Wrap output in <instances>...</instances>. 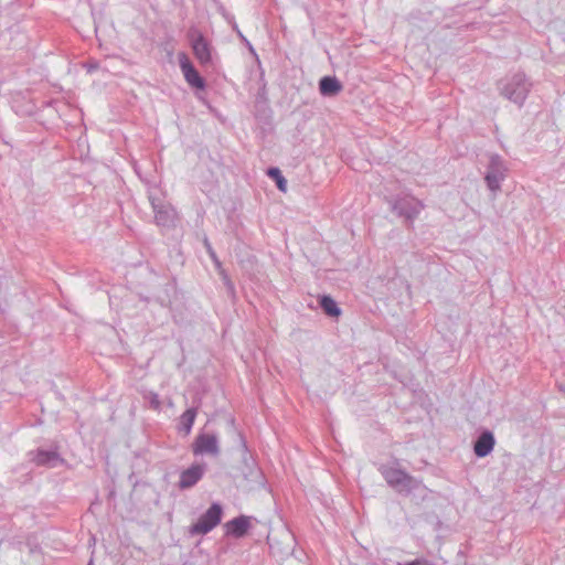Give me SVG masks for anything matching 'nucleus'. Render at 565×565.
<instances>
[{
	"mask_svg": "<svg viewBox=\"0 0 565 565\" xmlns=\"http://www.w3.org/2000/svg\"><path fill=\"white\" fill-rule=\"evenodd\" d=\"M222 509L218 504H212L211 508L198 520L191 527L193 534H206L214 529L221 521Z\"/></svg>",
	"mask_w": 565,
	"mask_h": 565,
	"instance_id": "1",
	"label": "nucleus"
},
{
	"mask_svg": "<svg viewBox=\"0 0 565 565\" xmlns=\"http://www.w3.org/2000/svg\"><path fill=\"white\" fill-rule=\"evenodd\" d=\"M178 61L181 68V72L184 76L185 82L196 89H204L205 82L200 76L199 72L194 68L192 62L189 56L184 52H180L178 54Z\"/></svg>",
	"mask_w": 565,
	"mask_h": 565,
	"instance_id": "2",
	"label": "nucleus"
},
{
	"mask_svg": "<svg viewBox=\"0 0 565 565\" xmlns=\"http://www.w3.org/2000/svg\"><path fill=\"white\" fill-rule=\"evenodd\" d=\"M191 46L200 64H207L212 60L211 46L200 32L190 35Z\"/></svg>",
	"mask_w": 565,
	"mask_h": 565,
	"instance_id": "3",
	"label": "nucleus"
},
{
	"mask_svg": "<svg viewBox=\"0 0 565 565\" xmlns=\"http://www.w3.org/2000/svg\"><path fill=\"white\" fill-rule=\"evenodd\" d=\"M192 451L194 455H216L218 452L216 437L211 434L198 435L192 445Z\"/></svg>",
	"mask_w": 565,
	"mask_h": 565,
	"instance_id": "4",
	"label": "nucleus"
},
{
	"mask_svg": "<svg viewBox=\"0 0 565 565\" xmlns=\"http://www.w3.org/2000/svg\"><path fill=\"white\" fill-rule=\"evenodd\" d=\"M204 467L202 465H193L180 475L179 487L181 489L194 486L203 476Z\"/></svg>",
	"mask_w": 565,
	"mask_h": 565,
	"instance_id": "5",
	"label": "nucleus"
},
{
	"mask_svg": "<svg viewBox=\"0 0 565 565\" xmlns=\"http://www.w3.org/2000/svg\"><path fill=\"white\" fill-rule=\"evenodd\" d=\"M385 480L395 487H407L412 482V478L404 471L395 468H387L383 472Z\"/></svg>",
	"mask_w": 565,
	"mask_h": 565,
	"instance_id": "6",
	"label": "nucleus"
},
{
	"mask_svg": "<svg viewBox=\"0 0 565 565\" xmlns=\"http://www.w3.org/2000/svg\"><path fill=\"white\" fill-rule=\"evenodd\" d=\"M494 446V438L491 433H483L475 444V454L478 457H486Z\"/></svg>",
	"mask_w": 565,
	"mask_h": 565,
	"instance_id": "7",
	"label": "nucleus"
},
{
	"mask_svg": "<svg viewBox=\"0 0 565 565\" xmlns=\"http://www.w3.org/2000/svg\"><path fill=\"white\" fill-rule=\"evenodd\" d=\"M248 526L249 521L247 518L244 516L234 519L226 524L227 532L235 536L244 535Z\"/></svg>",
	"mask_w": 565,
	"mask_h": 565,
	"instance_id": "8",
	"label": "nucleus"
},
{
	"mask_svg": "<svg viewBox=\"0 0 565 565\" xmlns=\"http://www.w3.org/2000/svg\"><path fill=\"white\" fill-rule=\"evenodd\" d=\"M319 88L323 95H334L341 90L342 86L337 78L326 76L320 79Z\"/></svg>",
	"mask_w": 565,
	"mask_h": 565,
	"instance_id": "9",
	"label": "nucleus"
},
{
	"mask_svg": "<svg viewBox=\"0 0 565 565\" xmlns=\"http://www.w3.org/2000/svg\"><path fill=\"white\" fill-rule=\"evenodd\" d=\"M196 417V411L193 408L186 409L180 417L181 430L184 435L191 433L192 426Z\"/></svg>",
	"mask_w": 565,
	"mask_h": 565,
	"instance_id": "10",
	"label": "nucleus"
},
{
	"mask_svg": "<svg viewBox=\"0 0 565 565\" xmlns=\"http://www.w3.org/2000/svg\"><path fill=\"white\" fill-rule=\"evenodd\" d=\"M320 306L323 311L330 317H339L341 310L339 309L337 302L329 296H323L320 300Z\"/></svg>",
	"mask_w": 565,
	"mask_h": 565,
	"instance_id": "11",
	"label": "nucleus"
},
{
	"mask_svg": "<svg viewBox=\"0 0 565 565\" xmlns=\"http://www.w3.org/2000/svg\"><path fill=\"white\" fill-rule=\"evenodd\" d=\"M268 174L276 180L277 186L280 191H287V182L277 168L269 169Z\"/></svg>",
	"mask_w": 565,
	"mask_h": 565,
	"instance_id": "12",
	"label": "nucleus"
},
{
	"mask_svg": "<svg viewBox=\"0 0 565 565\" xmlns=\"http://www.w3.org/2000/svg\"><path fill=\"white\" fill-rule=\"evenodd\" d=\"M486 180L491 190H497L499 188V181L495 177L488 174Z\"/></svg>",
	"mask_w": 565,
	"mask_h": 565,
	"instance_id": "13",
	"label": "nucleus"
},
{
	"mask_svg": "<svg viewBox=\"0 0 565 565\" xmlns=\"http://www.w3.org/2000/svg\"><path fill=\"white\" fill-rule=\"evenodd\" d=\"M405 565H433L427 559H415L411 563H407Z\"/></svg>",
	"mask_w": 565,
	"mask_h": 565,
	"instance_id": "14",
	"label": "nucleus"
},
{
	"mask_svg": "<svg viewBox=\"0 0 565 565\" xmlns=\"http://www.w3.org/2000/svg\"><path fill=\"white\" fill-rule=\"evenodd\" d=\"M524 88L522 87L520 94L515 97H513L512 95H510V98L514 99L515 102H518L519 99H521L523 97V94H524Z\"/></svg>",
	"mask_w": 565,
	"mask_h": 565,
	"instance_id": "15",
	"label": "nucleus"
}]
</instances>
